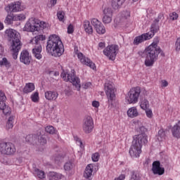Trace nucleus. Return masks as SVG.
<instances>
[{"label": "nucleus", "mask_w": 180, "mask_h": 180, "mask_svg": "<svg viewBox=\"0 0 180 180\" xmlns=\"http://www.w3.org/2000/svg\"><path fill=\"white\" fill-rule=\"evenodd\" d=\"M83 26L86 33H88L89 34H92V33H94V28L92 27V25H91L89 21L85 20L83 23Z\"/></svg>", "instance_id": "a878e982"}, {"label": "nucleus", "mask_w": 180, "mask_h": 180, "mask_svg": "<svg viewBox=\"0 0 180 180\" xmlns=\"http://www.w3.org/2000/svg\"><path fill=\"white\" fill-rule=\"evenodd\" d=\"M6 102V96H5V93L0 90V110H2L3 113L6 116H11V108L8 105L5 103Z\"/></svg>", "instance_id": "1a4fd4ad"}, {"label": "nucleus", "mask_w": 180, "mask_h": 180, "mask_svg": "<svg viewBox=\"0 0 180 180\" xmlns=\"http://www.w3.org/2000/svg\"><path fill=\"white\" fill-rule=\"evenodd\" d=\"M100 157H101V155H99L98 153H95L91 156L92 161H94V162H98V161H99V158Z\"/></svg>", "instance_id": "de8ad7c7"}, {"label": "nucleus", "mask_w": 180, "mask_h": 180, "mask_svg": "<svg viewBox=\"0 0 180 180\" xmlns=\"http://www.w3.org/2000/svg\"><path fill=\"white\" fill-rule=\"evenodd\" d=\"M130 180H141V176H140V174L137 171L131 172V178Z\"/></svg>", "instance_id": "f704fd0d"}, {"label": "nucleus", "mask_w": 180, "mask_h": 180, "mask_svg": "<svg viewBox=\"0 0 180 180\" xmlns=\"http://www.w3.org/2000/svg\"><path fill=\"white\" fill-rule=\"evenodd\" d=\"M0 153L3 155H15L16 147L11 142L0 143Z\"/></svg>", "instance_id": "423d86ee"}, {"label": "nucleus", "mask_w": 180, "mask_h": 180, "mask_svg": "<svg viewBox=\"0 0 180 180\" xmlns=\"http://www.w3.org/2000/svg\"><path fill=\"white\" fill-rule=\"evenodd\" d=\"M63 161H64V155H58L55 157L56 164H59L60 162H63Z\"/></svg>", "instance_id": "c03bdc74"}, {"label": "nucleus", "mask_w": 180, "mask_h": 180, "mask_svg": "<svg viewBox=\"0 0 180 180\" xmlns=\"http://www.w3.org/2000/svg\"><path fill=\"white\" fill-rule=\"evenodd\" d=\"M158 134H159V136H160V137H164V136H165V134L164 133V131H162V130H159Z\"/></svg>", "instance_id": "680f3d73"}, {"label": "nucleus", "mask_w": 180, "mask_h": 180, "mask_svg": "<svg viewBox=\"0 0 180 180\" xmlns=\"http://www.w3.org/2000/svg\"><path fill=\"white\" fill-rule=\"evenodd\" d=\"M77 57L82 64H84V65H87V67H90L91 70H96V66L95 65V63L91 61V59L88 58L87 57H85L82 53H78Z\"/></svg>", "instance_id": "ddd939ff"}, {"label": "nucleus", "mask_w": 180, "mask_h": 180, "mask_svg": "<svg viewBox=\"0 0 180 180\" xmlns=\"http://www.w3.org/2000/svg\"><path fill=\"white\" fill-rule=\"evenodd\" d=\"M101 49L102 50L103 49H105V42H100L98 44V50Z\"/></svg>", "instance_id": "13d9d810"}, {"label": "nucleus", "mask_w": 180, "mask_h": 180, "mask_svg": "<svg viewBox=\"0 0 180 180\" xmlns=\"http://www.w3.org/2000/svg\"><path fill=\"white\" fill-rule=\"evenodd\" d=\"M160 20H164V14L163 13H159L158 18L154 20V21L158 23H159Z\"/></svg>", "instance_id": "3c124183"}, {"label": "nucleus", "mask_w": 180, "mask_h": 180, "mask_svg": "<svg viewBox=\"0 0 180 180\" xmlns=\"http://www.w3.org/2000/svg\"><path fill=\"white\" fill-rule=\"evenodd\" d=\"M161 53V56H162V57H165V53L163 52H160Z\"/></svg>", "instance_id": "338daca9"}, {"label": "nucleus", "mask_w": 180, "mask_h": 180, "mask_svg": "<svg viewBox=\"0 0 180 180\" xmlns=\"http://www.w3.org/2000/svg\"><path fill=\"white\" fill-rule=\"evenodd\" d=\"M46 45V51L53 57H60L64 54V44L56 34L51 35Z\"/></svg>", "instance_id": "20e7f679"}, {"label": "nucleus", "mask_w": 180, "mask_h": 180, "mask_svg": "<svg viewBox=\"0 0 180 180\" xmlns=\"http://www.w3.org/2000/svg\"><path fill=\"white\" fill-rule=\"evenodd\" d=\"M127 116L131 119L137 117V116H139V111L137 110V108L136 107L130 108L127 110Z\"/></svg>", "instance_id": "393cba45"}, {"label": "nucleus", "mask_w": 180, "mask_h": 180, "mask_svg": "<svg viewBox=\"0 0 180 180\" xmlns=\"http://www.w3.org/2000/svg\"><path fill=\"white\" fill-rule=\"evenodd\" d=\"M39 143L41 146H44V144H47V139H46V136L41 135L38 137Z\"/></svg>", "instance_id": "c9c22d12"}, {"label": "nucleus", "mask_w": 180, "mask_h": 180, "mask_svg": "<svg viewBox=\"0 0 180 180\" xmlns=\"http://www.w3.org/2000/svg\"><path fill=\"white\" fill-rule=\"evenodd\" d=\"M4 29V24L0 22V30H2Z\"/></svg>", "instance_id": "69168bd1"}, {"label": "nucleus", "mask_w": 180, "mask_h": 180, "mask_svg": "<svg viewBox=\"0 0 180 180\" xmlns=\"http://www.w3.org/2000/svg\"><path fill=\"white\" fill-rule=\"evenodd\" d=\"M146 127L142 126L139 127V133L141 134L133 137L132 145L129 148V154L133 158L140 157L141 148L148 143V136L146 134Z\"/></svg>", "instance_id": "f03ea898"}, {"label": "nucleus", "mask_w": 180, "mask_h": 180, "mask_svg": "<svg viewBox=\"0 0 180 180\" xmlns=\"http://www.w3.org/2000/svg\"><path fill=\"white\" fill-rule=\"evenodd\" d=\"M91 22L92 26H94L96 32H101V30H99V28H98L102 24V22L101 21H99L96 18H92L91 20Z\"/></svg>", "instance_id": "c756f323"}, {"label": "nucleus", "mask_w": 180, "mask_h": 180, "mask_svg": "<svg viewBox=\"0 0 180 180\" xmlns=\"http://www.w3.org/2000/svg\"><path fill=\"white\" fill-rule=\"evenodd\" d=\"M125 0H112L111 5L113 8V9H119L120 8H122V5L124 4Z\"/></svg>", "instance_id": "bb28decb"}, {"label": "nucleus", "mask_w": 180, "mask_h": 180, "mask_svg": "<svg viewBox=\"0 0 180 180\" xmlns=\"http://www.w3.org/2000/svg\"><path fill=\"white\" fill-rule=\"evenodd\" d=\"M79 144H80V146H82V142L81 141H79Z\"/></svg>", "instance_id": "774afa93"}, {"label": "nucleus", "mask_w": 180, "mask_h": 180, "mask_svg": "<svg viewBox=\"0 0 180 180\" xmlns=\"http://www.w3.org/2000/svg\"><path fill=\"white\" fill-rule=\"evenodd\" d=\"M50 74H53L55 77H57L59 75V73L58 72H50Z\"/></svg>", "instance_id": "0e129e2a"}, {"label": "nucleus", "mask_w": 180, "mask_h": 180, "mask_svg": "<svg viewBox=\"0 0 180 180\" xmlns=\"http://www.w3.org/2000/svg\"><path fill=\"white\" fill-rule=\"evenodd\" d=\"M6 12H19L22 11L20 2L11 3L5 8Z\"/></svg>", "instance_id": "f3484780"}, {"label": "nucleus", "mask_w": 180, "mask_h": 180, "mask_svg": "<svg viewBox=\"0 0 180 180\" xmlns=\"http://www.w3.org/2000/svg\"><path fill=\"white\" fill-rule=\"evenodd\" d=\"M98 29L99 31H96V33L98 34H105L106 33V30L105 29V26H103V24H101L99 27H98Z\"/></svg>", "instance_id": "37998d69"}, {"label": "nucleus", "mask_w": 180, "mask_h": 180, "mask_svg": "<svg viewBox=\"0 0 180 180\" xmlns=\"http://www.w3.org/2000/svg\"><path fill=\"white\" fill-rule=\"evenodd\" d=\"M41 45H35L34 49H32V54L37 60H41L43 58V56L41 55Z\"/></svg>", "instance_id": "6ab92c4d"}, {"label": "nucleus", "mask_w": 180, "mask_h": 180, "mask_svg": "<svg viewBox=\"0 0 180 180\" xmlns=\"http://www.w3.org/2000/svg\"><path fill=\"white\" fill-rule=\"evenodd\" d=\"M92 106H94V108H99V101H93Z\"/></svg>", "instance_id": "6e6d98bb"}, {"label": "nucleus", "mask_w": 180, "mask_h": 180, "mask_svg": "<svg viewBox=\"0 0 180 180\" xmlns=\"http://www.w3.org/2000/svg\"><path fill=\"white\" fill-rule=\"evenodd\" d=\"M162 86H168V82L167 80H162Z\"/></svg>", "instance_id": "bf43d9fd"}, {"label": "nucleus", "mask_w": 180, "mask_h": 180, "mask_svg": "<svg viewBox=\"0 0 180 180\" xmlns=\"http://www.w3.org/2000/svg\"><path fill=\"white\" fill-rule=\"evenodd\" d=\"M105 94L108 98V102H112V101H115V98H116V96L115 95V87L113 86V84L111 82L105 83Z\"/></svg>", "instance_id": "9d476101"}, {"label": "nucleus", "mask_w": 180, "mask_h": 180, "mask_svg": "<svg viewBox=\"0 0 180 180\" xmlns=\"http://www.w3.org/2000/svg\"><path fill=\"white\" fill-rule=\"evenodd\" d=\"M68 34H72V33H74V26L71 24H70L68 27Z\"/></svg>", "instance_id": "864d4df0"}, {"label": "nucleus", "mask_w": 180, "mask_h": 180, "mask_svg": "<svg viewBox=\"0 0 180 180\" xmlns=\"http://www.w3.org/2000/svg\"><path fill=\"white\" fill-rule=\"evenodd\" d=\"M121 18L124 19H129L130 18V11H124L121 13Z\"/></svg>", "instance_id": "49530a36"}, {"label": "nucleus", "mask_w": 180, "mask_h": 180, "mask_svg": "<svg viewBox=\"0 0 180 180\" xmlns=\"http://www.w3.org/2000/svg\"><path fill=\"white\" fill-rule=\"evenodd\" d=\"M152 171L154 175H164L165 169L161 167V162L160 161L156 160L152 164Z\"/></svg>", "instance_id": "4468645a"}, {"label": "nucleus", "mask_w": 180, "mask_h": 180, "mask_svg": "<svg viewBox=\"0 0 180 180\" xmlns=\"http://www.w3.org/2000/svg\"><path fill=\"white\" fill-rule=\"evenodd\" d=\"M65 94L66 95H68V96H71V95H72V94H74V91H72V89H71L70 87H67L65 89Z\"/></svg>", "instance_id": "09e8293b"}, {"label": "nucleus", "mask_w": 180, "mask_h": 180, "mask_svg": "<svg viewBox=\"0 0 180 180\" xmlns=\"http://www.w3.org/2000/svg\"><path fill=\"white\" fill-rule=\"evenodd\" d=\"M50 3L51 4L52 6H54L57 4V0H50Z\"/></svg>", "instance_id": "e2e57ef3"}, {"label": "nucleus", "mask_w": 180, "mask_h": 180, "mask_svg": "<svg viewBox=\"0 0 180 180\" xmlns=\"http://www.w3.org/2000/svg\"><path fill=\"white\" fill-rule=\"evenodd\" d=\"M158 30H160V25H158V22H157V21L153 20L151 25L150 31L146 34L149 36H151V39H153V37H154V35L158 32Z\"/></svg>", "instance_id": "aec40b11"}, {"label": "nucleus", "mask_w": 180, "mask_h": 180, "mask_svg": "<svg viewBox=\"0 0 180 180\" xmlns=\"http://www.w3.org/2000/svg\"><path fill=\"white\" fill-rule=\"evenodd\" d=\"M65 15V13L63 11H60L57 13L58 19L60 20V22H64V15Z\"/></svg>", "instance_id": "a19ab883"}, {"label": "nucleus", "mask_w": 180, "mask_h": 180, "mask_svg": "<svg viewBox=\"0 0 180 180\" xmlns=\"http://www.w3.org/2000/svg\"><path fill=\"white\" fill-rule=\"evenodd\" d=\"M158 43H160V38L156 37L154 38L153 42L149 45L143 52H139V56H141L142 58L146 57L145 65L146 67H153L154 63L158 59V54L162 52L161 48L158 46Z\"/></svg>", "instance_id": "f257e3e1"}, {"label": "nucleus", "mask_w": 180, "mask_h": 180, "mask_svg": "<svg viewBox=\"0 0 180 180\" xmlns=\"http://www.w3.org/2000/svg\"><path fill=\"white\" fill-rule=\"evenodd\" d=\"M140 106L141 109H143V110H145L146 109H148V108H150V103H148V100L146 98H142L141 101Z\"/></svg>", "instance_id": "473e14b6"}, {"label": "nucleus", "mask_w": 180, "mask_h": 180, "mask_svg": "<svg viewBox=\"0 0 180 180\" xmlns=\"http://www.w3.org/2000/svg\"><path fill=\"white\" fill-rule=\"evenodd\" d=\"M151 39V35L147 33L142 34L141 35L137 36L134 38L133 44L134 46H139L141 43L146 41V40H150Z\"/></svg>", "instance_id": "a211bd4d"}, {"label": "nucleus", "mask_w": 180, "mask_h": 180, "mask_svg": "<svg viewBox=\"0 0 180 180\" xmlns=\"http://www.w3.org/2000/svg\"><path fill=\"white\" fill-rule=\"evenodd\" d=\"M92 172H94V166L92 165H87L84 173V178L91 180L89 178L92 176Z\"/></svg>", "instance_id": "5701e85b"}, {"label": "nucleus", "mask_w": 180, "mask_h": 180, "mask_svg": "<svg viewBox=\"0 0 180 180\" xmlns=\"http://www.w3.org/2000/svg\"><path fill=\"white\" fill-rule=\"evenodd\" d=\"M64 176L61 174H58L57 172H51L49 174V180H61L63 179Z\"/></svg>", "instance_id": "b1692460"}, {"label": "nucleus", "mask_w": 180, "mask_h": 180, "mask_svg": "<svg viewBox=\"0 0 180 180\" xmlns=\"http://www.w3.org/2000/svg\"><path fill=\"white\" fill-rule=\"evenodd\" d=\"M13 120H15V116L11 115L6 123V129L9 130V129H12L13 127Z\"/></svg>", "instance_id": "2f4dec72"}, {"label": "nucleus", "mask_w": 180, "mask_h": 180, "mask_svg": "<svg viewBox=\"0 0 180 180\" xmlns=\"http://www.w3.org/2000/svg\"><path fill=\"white\" fill-rule=\"evenodd\" d=\"M145 110H146V114L147 117H149V119H151V117H153V111L148 108H146Z\"/></svg>", "instance_id": "8fccbe9b"}, {"label": "nucleus", "mask_w": 180, "mask_h": 180, "mask_svg": "<svg viewBox=\"0 0 180 180\" xmlns=\"http://www.w3.org/2000/svg\"><path fill=\"white\" fill-rule=\"evenodd\" d=\"M140 87H134L130 89L126 98L129 103H137L140 97Z\"/></svg>", "instance_id": "0eeeda50"}, {"label": "nucleus", "mask_w": 180, "mask_h": 180, "mask_svg": "<svg viewBox=\"0 0 180 180\" xmlns=\"http://www.w3.org/2000/svg\"><path fill=\"white\" fill-rule=\"evenodd\" d=\"M73 167H74V165H72V162L69 161L65 164L64 169H65V171H71V169H72Z\"/></svg>", "instance_id": "e433bc0d"}, {"label": "nucleus", "mask_w": 180, "mask_h": 180, "mask_svg": "<svg viewBox=\"0 0 180 180\" xmlns=\"http://www.w3.org/2000/svg\"><path fill=\"white\" fill-rule=\"evenodd\" d=\"M91 22L92 26H94L96 32H101V30H99V28H98L102 24V22L101 21H99L96 18H92L91 20Z\"/></svg>", "instance_id": "c85d7f7f"}, {"label": "nucleus", "mask_w": 180, "mask_h": 180, "mask_svg": "<svg viewBox=\"0 0 180 180\" xmlns=\"http://www.w3.org/2000/svg\"><path fill=\"white\" fill-rule=\"evenodd\" d=\"M6 67V68L9 69L11 67H12V64H11V62L8 60L6 58H3L0 60V67Z\"/></svg>", "instance_id": "7c9ffc66"}, {"label": "nucleus", "mask_w": 180, "mask_h": 180, "mask_svg": "<svg viewBox=\"0 0 180 180\" xmlns=\"http://www.w3.org/2000/svg\"><path fill=\"white\" fill-rule=\"evenodd\" d=\"M46 40V36L43 34L37 35L30 40V43L35 44V46H41V41Z\"/></svg>", "instance_id": "412c9836"}, {"label": "nucleus", "mask_w": 180, "mask_h": 180, "mask_svg": "<svg viewBox=\"0 0 180 180\" xmlns=\"http://www.w3.org/2000/svg\"><path fill=\"white\" fill-rule=\"evenodd\" d=\"M92 85V84L91 82H86L83 84V87L84 89H88V88H89V86H91Z\"/></svg>", "instance_id": "5fc2aeb1"}, {"label": "nucleus", "mask_w": 180, "mask_h": 180, "mask_svg": "<svg viewBox=\"0 0 180 180\" xmlns=\"http://www.w3.org/2000/svg\"><path fill=\"white\" fill-rule=\"evenodd\" d=\"M61 77L66 82H71L74 86H75L77 91H81V80L79 77L75 76V70H72L70 73L63 72Z\"/></svg>", "instance_id": "39448f33"}, {"label": "nucleus", "mask_w": 180, "mask_h": 180, "mask_svg": "<svg viewBox=\"0 0 180 180\" xmlns=\"http://www.w3.org/2000/svg\"><path fill=\"white\" fill-rule=\"evenodd\" d=\"M117 51H119V46L117 45L108 46L103 51L104 56L108 57L109 60L115 61L116 60V56H117Z\"/></svg>", "instance_id": "6e6552de"}, {"label": "nucleus", "mask_w": 180, "mask_h": 180, "mask_svg": "<svg viewBox=\"0 0 180 180\" xmlns=\"http://www.w3.org/2000/svg\"><path fill=\"white\" fill-rule=\"evenodd\" d=\"M169 16L172 20H176V19H178V13H176V12L170 13Z\"/></svg>", "instance_id": "603ef678"}, {"label": "nucleus", "mask_w": 180, "mask_h": 180, "mask_svg": "<svg viewBox=\"0 0 180 180\" xmlns=\"http://www.w3.org/2000/svg\"><path fill=\"white\" fill-rule=\"evenodd\" d=\"M15 20V16L11 15H8L5 19V23H6L7 25H11V23H12V21Z\"/></svg>", "instance_id": "ea45409f"}, {"label": "nucleus", "mask_w": 180, "mask_h": 180, "mask_svg": "<svg viewBox=\"0 0 180 180\" xmlns=\"http://www.w3.org/2000/svg\"><path fill=\"white\" fill-rule=\"evenodd\" d=\"M45 98L48 101H56L58 98L57 91H48L45 92Z\"/></svg>", "instance_id": "4be33fe9"}, {"label": "nucleus", "mask_w": 180, "mask_h": 180, "mask_svg": "<svg viewBox=\"0 0 180 180\" xmlns=\"http://www.w3.org/2000/svg\"><path fill=\"white\" fill-rule=\"evenodd\" d=\"M26 15L25 14H17L14 15V20H25Z\"/></svg>", "instance_id": "79ce46f5"}, {"label": "nucleus", "mask_w": 180, "mask_h": 180, "mask_svg": "<svg viewBox=\"0 0 180 180\" xmlns=\"http://www.w3.org/2000/svg\"><path fill=\"white\" fill-rule=\"evenodd\" d=\"M113 16V12L112 8L107 7L103 10V22L105 24L110 23L112 22V18Z\"/></svg>", "instance_id": "dca6fc26"}, {"label": "nucleus", "mask_w": 180, "mask_h": 180, "mask_svg": "<svg viewBox=\"0 0 180 180\" xmlns=\"http://www.w3.org/2000/svg\"><path fill=\"white\" fill-rule=\"evenodd\" d=\"M83 130L84 133H86L87 134L94 130V120H92V117L88 116L84 119L83 123Z\"/></svg>", "instance_id": "f8f14e48"}, {"label": "nucleus", "mask_w": 180, "mask_h": 180, "mask_svg": "<svg viewBox=\"0 0 180 180\" xmlns=\"http://www.w3.org/2000/svg\"><path fill=\"white\" fill-rule=\"evenodd\" d=\"M20 61L25 65H29L30 64V61H32V56L29 53V51L27 50H23L21 51L20 55Z\"/></svg>", "instance_id": "2eb2a0df"}, {"label": "nucleus", "mask_w": 180, "mask_h": 180, "mask_svg": "<svg viewBox=\"0 0 180 180\" xmlns=\"http://www.w3.org/2000/svg\"><path fill=\"white\" fill-rule=\"evenodd\" d=\"M31 99L32 102L37 103L39 102V92H35L31 96Z\"/></svg>", "instance_id": "a18cd8bd"}, {"label": "nucleus", "mask_w": 180, "mask_h": 180, "mask_svg": "<svg viewBox=\"0 0 180 180\" xmlns=\"http://www.w3.org/2000/svg\"><path fill=\"white\" fill-rule=\"evenodd\" d=\"M45 131L46 133H49V134H56V129H54V127L53 126H48L45 127Z\"/></svg>", "instance_id": "4c0bfd02"}, {"label": "nucleus", "mask_w": 180, "mask_h": 180, "mask_svg": "<svg viewBox=\"0 0 180 180\" xmlns=\"http://www.w3.org/2000/svg\"><path fill=\"white\" fill-rule=\"evenodd\" d=\"M5 33L8 36V40L12 41L10 47L12 57L13 60H18L19 51H20L22 46V41H20V34L12 28L7 29Z\"/></svg>", "instance_id": "7ed1b4c3"}, {"label": "nucleus", "mask_w": 180, "mask_h": 180, "mask_svg": "<svg viewBox=\"0 0 180 180\" xmlns=\"http://www.w3.org/2000/svg\"><path fill=\"white\" fill-rule=\"evenodd\" d=\"M36 25H37V26H38V30H40V28L46 29V27H47V24L44 21H40L39 22V21L37 20ZM39 27H40V28H39Z\"/></svg>", "instance_id": "58836bf2"}, {"label": "nucleus", "mask_w": 180, "mask_h": 180, "mask_svg": "<svg viewBox=\"0 0 180 180\" xmlns=\"http://www.w3.org/2000/svg\"><path fill=\"white\" fill-rule=\"evenodd\" d=\"M32 137H36V135H28L26 137V140H28V141L30 143L32 142V139H31Z\"/></svg>", "instance_id": "052dcab7"}, {"label": "nucleus", "mask_w": 180, "mask_h": 180, "mask_svg": "<svg viewBox=\"0 0 180 180\" xmlns=\"http://www.w3.org/2000/svg\"><path fill=\"white\" fill-rule=\"evenodd\" d=\"M36 22H37V19L29 20L22 28L23 32H39Z\"/></svg>", "instance_id": "9b49d317"}, {"label": "nucleus", "mask_w": 180, "mask_h": 180, "mask_svg": "<svg viewBox=\"0 0 180 180\" xmlns=\"http://www.w3.org/2000/svg\"><path fill=\"white\" fill-rule=\"evenodd\" d=\"M124 178H126V176H124V174H121L119 176V177L115 178L114 180H124Z\"/></svg>", "instance_id": "4d7b16f0"}, {"label": "nucleus", "mask_w": 180, "mask_h": 180, "mask_svg": "<svg viewBox=\"0 0 180 180\" xmlns=\"http://www.w3.org/2000/svg\"><path fill=\"white\" fill-rule=\"evenodd\" d=\"M34 174L38 176V178H39V179H44V178H46V174L44 172L39 169H34Z\"/></svg>", "instance_id": "72a5a7b5"}, {"label": "nucleus", "mask_w": 180, "mask_h": 180, "mask_svg": "<svg viewBox=\"0 0 180 180\" xmlns=\"http://www.w3.org/2000/svg\"><path fill=\"white\" fill-rule=\"evenodd\" d=\"M34 91V84L33 83H28L25 85L23 89L25 94H29Z\"/></svg>", "instance_id": "cd10ccee"}]
</instances>
